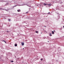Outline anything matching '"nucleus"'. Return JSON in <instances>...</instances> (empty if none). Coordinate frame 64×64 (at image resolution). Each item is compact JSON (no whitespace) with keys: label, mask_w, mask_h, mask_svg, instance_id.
<instances>
[{"label":"nucleus","mask_w":64,"mask_h":64,"mask_svg":"<svg viewBox=\"0 0 64 64\" xmlns=\"http://www.w3.org/2000/svg\"><path fill=\"white\" fill-rule=\"evenodd\" d=\"M47 5H48V6H51V4H47Z\"/></svg>","instance_id":"7ed1b4c3"},{"label":"nucleus","mask_w":64,"mask_h":64,"mask_svg":"<svg viewBox=\"0 0 64 64\" xmlns=\"http://www.w3.org/2000/svg\"><path fill=\"white\" fill-rule=\"evenodd\" d=\"M2 41H3V42H4L5 43H6V41H5L3 40Z\"/></svg>","instance_id":"0eeeda50"},{"label":"nucleus","mask_w":64,"mask_h":64,"mask_svg":"<svg viewBox=\"0 0 64 64\" xmlns=\"http://www.w3.org/2000/svg\"><path fill=\"white\" fill-rule=\"evenodd\" d=\"M24 44V42H22V46H23Z\"/></svg>","instance_id":"f03ea898"},{"label":"nucleus","mask_w":64,"mask_h":64,"mask_svg":"<svg viewBox=\"0 0 64 64\" xmlns=\"http://www.w3.org/2000/svg\"><path fill=\"white\" fill-rule=\"evenodd\" d=\"M63 27H64V26H63Z\"/></svg>","instance_id":"4468645a"},{"label":"nucleus","mask_w":64,"mask_h":64,"mask_svg":"<svg viewBox=\"0 0 64 64\" xmlns=\"http://www.w3.org/2000/svg\"><path fill=\"white\" fill-rule=\"evenodd\" d=\"M17 11H18V12H20L21 11V10H17Z\"/></svg>","instance_id":"20e7f679"},{"label":"nucleus","mask_w":64,"mask_h":64,"mask_svg":"<svg viewBox=\"0 0 64 64\" xmlns=\"http://www.w3.org/2000/svg\"><path fill=\"white\" fill-rule=\"evenodd\" d=\"M38 5H37L38 6Z\"/></svg>","instance_id":"6ab92c4d"},{"label":"nucleus","mask_w":64,"mask_h":64,"mask_svg":"<svg viewBox=\"0 0 64 64\" xmlns=\"http://www.w3.org/2000/svg\"><path fill=\"white\" fill-rule=\"evenodd\" d=\"M43 5H44V6H46V5H47V4H42Z\"/></svg>","instance_id":"f257e3e1"},{"label":"nucleus","mask_w":64,"mask_h":64,"mask_svg":"<svg viewBox=\"0 0 64 64\" xmlns=\"http://www.w3.org/2000/svg\"><path fill=\"white\" fill-rule=\"evenodd\" d=\"M16 6H15V7Z\"/></svg>","instance_id":"a211bd4d"},{"label":"nucleus","mask_w":64,"mask_h":64,"mask_svg":"<svg viewBox=\"0 0 64 64\" xmlns=\"http://www.w3.org/2000/svg\"><path fill=\"white\" fill-rule=\"evenodd\" d=\"M26 13H28V12H26Z\"/></svg>","instance_id":"dca6fc26"},{"label":"nucleus","mask_w":64,"mask_h":64,"mask_svg":"<svg viewBox=\"0 0 64 64\" xmlns=\"http://www.w3.org/2000/svg\"><path fill=\"white\" fill-rule=\"evenodd\" d=\"M52 34H54V32L53 31H52Z\"/></svg>","instance_id":"423d86ee"},{"label":"nucleus","mask_w":64,"mask_h":64,"mask_svg":"<svg viewBox=\"0 0 64 64\" xmlns=\"http://www.w3.org/2000/svg\"><path fill=\"white\" fill-rule=\"evenodd\" d=\"M8 20L9 21H10L11 20H10V19H8Z\"/></svg>","instance_id":"6e6552de"},{"label":"nucleus","mask_w":64,"mask_h":64,"mask_svg":"<svg viewBox=\"0 0 64 64\" xmlns=\"http://www.w3.org/2000/svg\"><path fill=\"white\" fill-rule=\"evenodd\" d=\"M44 27H46V26H45Z\"/></svg>","instance_id":"f3484780"},{"label":"nucleus","mask_w":64,"mask_h":64,"mask_svg":"<svg viewBox=\"0 0 64 64\" xmlns=\"http://www.w3.org/2000/svg\"><path fill=\"white\" fill-rule=\"evenodd\" d=\"M40 60H41L42 61V60H43V59H41Z\"/></svg>","instance_id":"9b49d317"},{"label":"nucleus","mask_w":64,"mask_h":64,"mask_svg":"<svg viewBox=\"0 0 64 64\" xmlns=\"http://www.w3.org/2000/svg\"><path fill=\"white\" fill-rule=\"evenodd\" d=\"M51 34H50V36H52V35H51Z\"/></svg>","instance_id":"1a4fd4ad"},{"label":"nucleus","mask_w":64,"mask_h":64,"mask_svg":"<svg viewBox=\"0 0 64 64\" xmlns=\"http://www.w3.org/2000/svg\"><path fill=\"white\" fill-rule=\"evenodd\" d=\"M6 32H9L7 31Z\"/></svg>","instance_id":"ddd939ff"},{"label":"nucleus","mask_w":64,"mask_h":64,"mask_svg":"<svg viewBox=\"0 0 64 64\" xmlns=\"http://www.w3.org/2000/svg\"><path fill=\"white\" fill-rule=\"evenodd\" d=\"M36 33H38V31H36Z\"/></svg>","instance_id":"9d476101"},{"label":"nucleus","mask_w":64,"mask_h":64,"mask_svg":"<svg viewBox=\"0 0 64 64\" xmlns=\"http://www.w3.org/2000/svg\"><path fill=\"white\" fill-rule=\"evenodd\" d=\"M16 47V46H17V44H15L14 45Z\"/></svg>","instance_id":"39448f33"},{"label":"nucleus","mask_w":64,"mask_h":64,"mask_svg":"<svg viewBox=\"0 0 64 64\" xmlns=\"http://www.w3.org/2000/svg\"><path fill=\"white\" fill-rule=\"evenodd\" d=\"M12 62H14V61H11Z\"/></svg>","instance_id":"f8f14e48"},{"label":"nucleus","mask_w":64,"mask_h":64,"mask_svg":"<svg viewBox=\"0 0 64 64\" xmlns=\"http://www.w3.org/2000/svg\"><path fill=\"white\" fill-rule=\"evenodd\" d=\"M23 49H24V48H23Z\"/></svg>","instance_id":"2eb2a0df"}]
</instances>
